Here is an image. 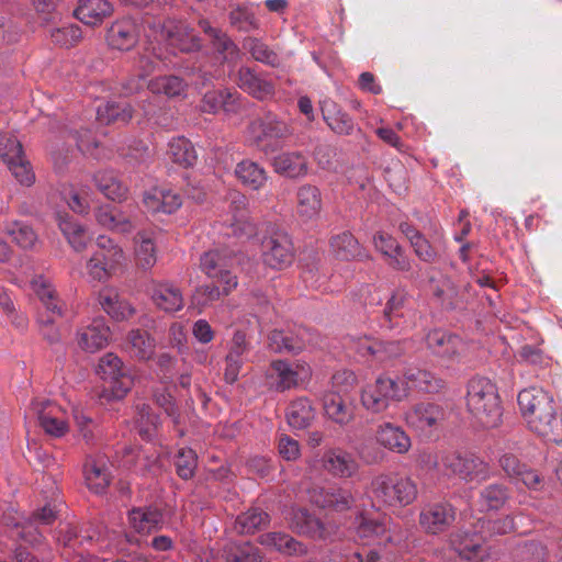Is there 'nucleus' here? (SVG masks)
<instances>
[{
	"label": "nucleus",
	"mask_w": 562,
	"mask_h": 562,
	"mask_svg": "<svg viewBox=\"0 0 562 562\" xmlns=\"http://www.w3.org/2000/svg\"><path fill=\"white\" fill-rule=\"evenodd\" d=\"M292 527L297 533L314 540H325L335 533L333 525L325 524L304 508H299L293 513Z\"/></svg>",
	"instance_id": "22"
},
{
	"label": "nucleus",
	"mask_w": 562,
	"mask_h": 562,
	"mask_svg": "<svg viewBox=\"0 0 562 562\" xmlns=\"http://www.w3.org/2000/svg\"><path fill=\"white\" fill-rule=\"evenodd\" d=\"M323 408L325 416L336 425L345 427L355 420V404L346 391H329L324 395Z\"/></svg>",
	"instance_id": "18"
},
{
	"label": "nucleus",
	"mask_w": 562,
	"mask_h": 562,
	"mask_svg": "<svg viewBox=\"0 0 562 562\" xmlns=\"http://www.w3.org/2000/svg\"><path fill=\"white\" fill-rule=\"evenodd\" d=\"M52 42L65 48L76 46L82 40L81 27L77 24H67L50 31Z\"/></svg>",
	"instance_id": "54"
},
{
	"label": "nucleus",
	"mask_w": 562,
	"mask_h": 562,
	"mask_svg": "<svg viewBox=\"0 0 562 562\" xmlns=\"http://www.w3.org/2000/svg\"><path fill=\"white\" fill-rule=\"evenodd\" d=\"M403 376L404 381L402 383H404L408 390L409 387H415L426 393H437L445 386V382L441 378L426 369L407 368Z\"/></svg>",
	"instance_id": "34"
},
{
	"label": "nucleus",
	"mask_w": 562,
	"mask_h": 562,
	"mask_svg": "<svg viewBox=\"0 0 562 562\" xmlns=\"http://www.w3.org/2000/svg\"><path fill=\"white\" fill-rule=\"evenodd\" d=\"M98 374L109 384L113 395L117 398L125 396L134 385V379L121 358L109 352L100 358Z\"/></svg>",
	"instance_id": "10"
},
{
	"label": "nucleus",
	"mask_w": 562,
	"mask_h": 562,
	"mask_svg": "<svg viewBox=\"0 0 562 562\" xmlns=\"http://www.w3.org/2000/svg\"><path fill=\"white\" fill-rule=\"evenodd\" d=\"M32 288L38 299L44 304L46 312L63 316L65 304L58 299L55 288L43 277H37L32 281Z\"/></svg>",
	"instance_id": "43"
},
{
	"label": "nucleus",
	"mask_w": 562,
	"mask_h": 562,
	"mask_svg": "<svg viewBox=\"0 0 562 562\" xmlns=\"http://www.w3.org/2000/svg\"><path fill=\"white\" fill-rule=\"evenodd\" d=\"M291 136L290 124L269 112L249 123L246 139L249 146L269 154L278 149Z\"/></svg>",
	"instance_id": "3"
},
{
	"label": "nucleus",
	"mask_w": 562,
	"mask_h": 562,
	"mask_svg": "<svg viewBox=\"0 0 562 562\" xmlns=\"http://www.w3.org/2000/svg\"><path fill=\"white\" fill-rule=\"evenodd\" d=\"M513 562H547V549L539 542L517 546L513 551Z\"/></svg>",
	"instance_id": "56"
},
{
	"label": "nucleus",
	"mask_w": 562,
	"mask_h": 562,
	"mask_svg": "<svg viewBox=\"0 0 562 562\" xmlns=\"http://www.w3.org/2000/svg\"><path fill=\"white\" fill-rule=\"evenodd\" d=\"M261 258L272 269H284L294 260L293 244L284 231L270 226L261 239Z\"/></svg>",
	"instance_id": "8"
},
{
	"label": "nucleus",
	"mask_w": 562,
	"mask_h": 562,
	"mask_svg": "<svg viewBox=\"0 0 562 562\" xmlns=\"http://www.w3.org/2000/svg\"><path fill=\"white\" fill-rule=\"evenodd\" d=\"M333 256L341 261H351L362 257V247L350 232L334 235L329 241Z\"/></svg>",
	"instance_id": "36"
},
{
	"label": "nucleus",
	"mask_w": 562,
	"mask_h": 562,
	"mask_svg": "<svg viewBox=\"0 0 562 562\" xmlns=\"http://www.w3.org/2000/svg\"><path fill=\"white\" fill-rule=\"evenodd\" d=\"M425 344L432 356L448 362H459L467 349L458 335L443 329L430 330L425 337Z\"/></svg>",
	"instance_id": "12"
},
{
	"label": "nucleus",
	"mask_w": 562,
	"mask_h": 562,
	"mask_svg": "<svg viewBox=\"0 0 562 562\" xmlns=\"http://www.w3.org/2000/svg\"><path fill=\"white\" fill-rule=\"evenodd\" d=\"M164 515L154 507H135L128 513V522L138 533H150L161 528Z\"/></svg>",
	"instance_id": "35"
},
{
	"label": "nucleus",
	"mask_w": 562,
	"mask_h": 562,
	"mask_svg": "<svg viewBox=\"0 0 562 562\" xmlns=\"http://www.w3.org/2000/svg\"><path fill=\"white\" fill-rule=\"evenodd\" d=\"M407 293L404 290H395L385 303L383 308V319L387 328H393L394 319L400 317L401 311L405 305Z\"/></svg>",
	"instance_id": "57"
},
{
	"label": "nucleus",
	"mask_w": 562,
	"mask_h": 562,
	"mask_svg": "<svg viewBox=\"0 0 562 562\" xmlns=\"http://www.w3.org/2000/svg\"><path fill=\"white\" fill-rule=\"evenodd\" d=\"M269 515L260 508H250L236 519V528L241 533H254L268 526Z\"/></svg>",
	"instance_id": "51"
},
{
	"label": "nucleus",
	"mask_w": 562,
	"mask_h": 562,
	"mask_svg": "<svg viewBox=\"0 0 562 562\" xmlns=\"http://www.w3.org/2000/svg\"><path fill=\"white\" fill-rule=\"evenodd\" d=\"M5 233L12 237V240L21 248L31 249L37 241V235L34 229L21 222H12L5 226Z\"/></svg>",
	"instance_id": "53"
},
{
	"label": "nucleus",
	"mask_w": 562,
	"mask_h": 562,
	"mask_svg": "<svg viewBox=\"0 0 562 562\" xmlns=\"http://www.w3.org/2000/svg\"><path fill=\"white\" fill-rule=\"evenodd\" d=\"M446 412L443 407L434 402H419L414 404L404 416L406 424L420 431L437 429L443 422Z\"/></svg>",
	"instance_id": "16"
},
{
	"label": "nucleus",
	"mask_w": 562,
	"mask_h": 562,
	"mask_svg": "<svg viewBox=\"0 0 562 562\" xmlns=\"http://www.w3.org/2000/svg\"><path fill=\"white\" fill-rule=\"evenodd\" d=\"M310 499L321 508L337 513L349 510L355 504L351 491L338 486L314 487L310 491Z\"/></svg>",
	"instance_id": "17"
},
{
	"label": "nucleus",
	"mask_w": 562,
	"mask_h": 562,
	"mask_svg": "<svg viewBox=\"0 0 562 562\" xmlns=\"http://www.w3.org/2000/svg\"><path fill=\"white\" fill-rule=\"evenodd\" d=\"M220 251H209L201 257V268L210 278H217L220 272L229 267Z\"/></svg>",
	"instance_id": "63"
},
{
	"label": "nucleus",
	"mask_w": 562,
	"mask_h": 562,
	"mask_svg": "<svg viewBox=\"0 0 562 562\" xmlns=\"http://www.w3.org/2000/svg\"><path fill=\"white\" fill-rule=\"evenodd\" d=\"M170 159L184 168L191 167L196 161V153L192 143L184 137L172 138L168 145Z\"/></svg>",
	"instance_id": "46"
},
{
	"label": "nucleus",
	"mask_w": 562,
	"mask_h": 562,
	"mask_svg": "<svg viewBox=\"0 0 562 562\" xmlns=\"http://www.w3.org/2000/svg\"><path fill=\"white\" fill-rule=\"evenodd\" d=\"M432 294L446 308H454L458 304L457 288L448 278H442L434 285Z\"/></svg>",
	"instance_id": "59"
},
{
	"label": "nucleus",
	"mask_w": 562,
	"mask_h": 562,
	"mask_svg": "<svg viewBox=\"0 0 562 562\" xmlns=\"http://www.w3.org/2000/svg\"><path fill=\"white\" fill-rule=\"evenodd\" d=\"M235 175L243 186L251 190H260L268 180L266 169L258 162L244 159L237 164Z\"/></svg>",
	"instance_id": "37"
},
{
	"label": "nucleus",
	"mask_w": 562,
	"mask_h": 562,
	"mask_svg": "<svg viewBox=\"0 0 562 562\" xmlns=\"http://www.w3.org/2000/svg\"><path fill=\"white\" fill-rule=\"evenodd\" d=\"M439 470L446 476L459 479L464 483H482L491 477L490 464L473 454L446 453L441 457Z\"/></svg>",
	"instance_id": "6"
},
{
	"label": "nucleus",
	"mask_w": 562,
	"mask_h": 562,
	"mask_svg": "<svg viewBox=\"0 0 562 562\" xmlns=\"http://www.w3.org/2000/svg\"><path fill=\"white\" fill-rule=\"evenodd\" d=\"M518 405L529 429L547 440L562 442V416L553 397L544 390L529 387L519 392Z\"/></svg>",
	"instance_id": "1"
},
{
	"label": "nucleus",
	"mask_w": 562,
	"mask_h": 562,
	"mask_svg": "<svg viewBox=\"0 0 562 562\" xmlns=\"http://www.w3.org/2000/svg\"><path fill=\"white\" fill-rule=\"evenodd\" d=\"M58 226L70 246L76 251H81L86 248L88 243V237L85 228L72 221V218L68 214H58L57 215Z\"/></svg>",
	"instance_id": "45"
},
{
	"label": "nucleus",
	"mask_w": 562,
	"mask_h": 562,
	"mask_svg": "<svg viewBox=\"0 0 562 562\" xmlns=\"http://www.w3.org/2000/svg\"><path fill=\"white\" fill-rule=\"evenodd\" d=\"M147 293L153 305L164 313L175 314L184 306L183 293L172 281L151 280Z\"/></svg>",
	"instance_id": "14"
},
{
	"label": "nucleus",
	"mask_w": 562,
	"mask_h": 562,
	"mask_svg": "<svg viewBox=\"0 0 562 562\" xmlns=\"http://www.w3.org/2000/svg\"><path fill=\"white\" fill-rule=\"evenodd\" d=\"M375 440L379 446L396 454H406L412 448V440L406 431L390 422H384L376 427Z\"/></svg>",
	"instance_id": "23"
},
{
	"label": "nucleus",
	"mask_w": 562,
	"mask_h": 562,
	"mask_svg": "<svg viewBox=\"0 0 562 562\" xmlns=\"http://www.w3.org/2000/svg\"><path fill=\"white\" fill-rule=\"evenodd\" d=\"M229 22L237 30L249 32L259 27L255 14L246 8H237L229 12Z\"/></svg>",
	"instance_id": "62"
},
{
	"label": "nucleus",
	"mask_w": 562,
	"mask_h": 562,
	"mask_svg": "<svg viewBox=\"0 0 562 562\" xmlns=\"http://www.w3.org/2000/svg\"><path fill=\"white\" fill-rule=\"evenodd\" d=\"M510 498L509 488L502 483H493L483 487L477 504L483 512L499 510Z\"/></svg>",
	"instance_id": "40"
},
{
	"label": "nucleus",
	"mask_w": 562,
	"mask_h": 562,
	"mask_svg": "<svg viewBox=\"0 0 562 562\" xmlns=\"http://www.w3.org/2000/svg\"><path fill=\"white\" fill-rule=\"evenodd\" d=\"M212 45L224 61L236 63L239 59L238 47L225 33L215 35Z\"/></svg>",
	"instance_id": "60"
},
{
	"label": "nucleus",
	"mask_w": 562,
	"mask_h": 562,
	"mask_svg": "<svg viewBox=\"0 0 562 562\" xmlns=\"http://www.w3.org/2000/svg\"><path fill=\"white\" fill-rule=\"evenodd\" d=\"M114 12L108 0H78L74 16L88 26H100Z\"/></svg>",
	"instance_id": "26"
},
{
	"label": "nucleus",
	"mask_w": 562,
	"mask_h": 562,
	"mask_svg": "<svg viewBox=\"0 0 562 562\" xmlns=\"http://www.w3.org/2000/svg\"><path fill=\"white\" fill-rule=\"evenodd\" d=\"M110 334L109 326L103 321L95 319L78 331V345L86 351L95 352L108 345Z\"/></svg>",
	"instance_id": "32"
},
{
	"label": "nucleus",
	"mask_w": 562,
	"mask_h": 562,
	"mask_svg": "<svg viewBox=\"0 0 562 562\" xmlns=\"http://www.w3.org/2000/svg\"><path fill=\"white\" fill-rule=\"evenodd\" d=\"M467 408L482 427H496L502 417L501 400L496 385L484 376L472 378L468 382Z\"/></svg>",
	"instance_id": "2"
},
{
	"label": "nucleus",
	"mask_w": 562,
	"mask_h": 562,
	"mask_svg": "<svg viewBox=\"0 0 562 562\" xmlns=\"http://www.w3.org/2000/svg\"><path fill=\"white\" fill-rule=\"evenodd\" d=\"M196 453L190 448H182L178 451L175 465L178 475L183 480H189L194 475L196 469Z\"/></svg>",
	"instance_id": "58"
},
{
	"label": "nucleus",
	"mask_w": 562,
	"mask_h": 562,
	"mask_svg": "<svg viewBox=\"0 0 562 562\" xmlns=\"http://www.w3.org/2000/svg\"><path fill=\"white\" fill-rule=\"evenodd\" d=\"M223 292L216 285L206 284L195 289L192 294L191 303L201 312L204 307L221 299Z\"/></svg>",
	"instance_id": "61"
},
{
	"label": "nucleus",
	"mask_w": 562,
	"mask_h": 562,
	"mask_svg": "<svg viewBox=\"0 0 562 562\" xmlns=\"http://www.w3.org/2000/svg\"><path fill=\"white\" fill-rule=\"evenodd\" d=\"M322 467L325 472L337 479H350L359 471L355 457L341 449L330 448L323 453Z\"/></svg>",
	"instance_id": "20"
},
{
	"label": "nucleus",
	"mask_w": 562,
	"mask_h": 562,
	"mask_svg": "<svg viewBox=\"0 0 562 562\" xmlns=\"http://www.w3.org/2000/svg\"><path fill=\"white\" fill-rule=\"evenodd\" d=\"M85 481L90 491L101 494L109 487L111 475L103 463L92 460L85 465Z\"/></svg>",
	"instance_id": "44"
},
{
	"label": "nucleus",
	"mask_w": 562,
	"mask_h": 562,
	"mask_svg": "<svg viewBox=\"0 0 562 562\" xmlns=\"http://www.w3.org/2000/svg\"><path fill=\"white\" fill-rule=\"evenodd\" d=\"M259 542L267 548L289 555H304L307 553V549L303 543L283 532L263 533L259 537Z\"/></svg>",
	"instance_id": "38"
},
{
	"label": "nucleus",
	"mask_w": 562,
	"mask_h": 562,
	"mask_svg": "<svg viewBox=\"0 0 562 562\" xmlns=\"http://www.w3.org/2000/svg\"><path fill=\"white\" fill-rule=\"evenodd\" d=\"M456 519V510L448 503H436L425 506L419 514L423 529L432 535L445 531Z\"/></svg>",
	"instance_id": "21"
},
{
	"label": "nucleus",
	"mask_w": 562,
	"mask_h": 562,
	"mask_svg": "<svg viewBox=\"0 0 562 562\" xmlns=\"http://www.w3.org/2000/svg\"><path fill=\"white\" fill-rule=\"evenodd\" d=\"M323 211V195L317 186L301 184L295 192V212L303 223L316 221Z\"/></svg>",
	"instance_id": "19"
},
{
	"label": "nucleus",
	"mask_w": 562,
	"mask_h": 562,
	"mask_svg": "<svg viewBox=\"0 0 562 562\" xmlns=\"http://www.w3.org/2000/svg\"><path fill=\"white\" fill-rule=\"evenodd\" d=\"M398 229L408 239L416 257L427 263H432L439 258L438 248L431 244L414 225L402 222Z\"/></svg>",
	"instance_id": "28"
},
{
	"label": "nucleus",
	"mask_w": 562,
	"mask_h": 562,
	"mask_svg": "<svg viewBox=\"0 0 562 562\" xmlns=\"http://www.w3.org/2000/svg\"><path fill=\"white\" fill-rule=\"evenodd\" d=\"M93 181L98 190L109 200L115 202L126 200L128 189L113 172L99 171L94 175Z\"/></svg>",
	"instance_id": "41"
},
{
	"label": "nucleus",
	"mask_w": 562,
	"mask_h": 562,
	"mask_svg": "<svg viewBox=\"0 0 562 562\" xmlns=\"http://www.w3.org/2000/svg\"><path fill=\"white\" fill-rule=\"evenodd\" d=\"M0 158L20 183L31 186L34 182L35 175L30 161L24 156L22 144L14 135L0 134Z\"/></svg>",
	"instance_id": "9"
},
{
	"label": "nucleus",
	"mask_w": 562,
	"mask_h": 562,
	"mask_svg": "<svg viewBox=\"0 0 562 562\" xmlns=\"http://www.w3.org/2000/svg\"><path fill=\"white\" fill-rule=\"evenodd\" d=\"M90 193L88 186H70L64 192V200L75 213L87 214L91 203Z\"/></svg>",
	"instance_id": "52"
},
{
	"label": "nucleus",
	"mask_w": 562,
	"mask_h": 562,
	"mask_svg": "<svg viewBox=\"0 0 562 562\" xmlns=\"http://www.w3.org/2000/svg\"><path fill=\"white\" fill-rule=\"evenodd\" d=\"M450 547L463 560L479 562L488 553L483 546L482 537L467 531H457L450 536Z\"/></svg>",
	"instance_id": "25"
},
{
	"label": "nucleus",
	"mask_w": 562,
	"mask_h": 562,
	"mask_svg": "<svg viewBox=\"0 0 562 562\" xmlns=\"http://www.w3.org/2000/svg\"><path fill=\"white\" fill-rule=\"evenodd\" d=\"M123 261V249L112 239L100 236L97 239V249L86 263V270L92 280L105 282L112 278Z\"/></svg>",
	"instance_id": "7"
},
{
	"label": "nucleus",
	"mask_w": 562,
	"mask_h": 562,
	"mask_svg": "<svg viewBox=\"0 0 562 562\" xmlns=\"http://www.w3.org/2000/svg\"><path fill=\"white\" fill-rule=\"evenodd\" d=\"M250 345L246 333L236 330L229 341L228 352L225 358L229 359V361L235 360L244 362V356L248 353Z\"/></svg>",
	"instance_id": "64"
},
{
	"label": "nucleus",
	"mask_w": 562,
	"mask_h": 562,
	"mask_svg": "<svg viewBox=\"0 0 562 562\" xmlns=\"http://www.w3.org/2000/svg\"><path fill=\"white\" fill-rule=\"evenodd\" d=\"M407 396L408 389L402 381L381 374L362 389L360 401L367 411L376 414L386 411L391 402H402Z\"/></svg>",
	"instance_id": "5"
},
{
	"label": "nucleus",
	"mask_w": 562,
	"mask_h": 562,
	"mask_svg": "<svg viewBox=\"0 0 562 562\" xmlns=\"http://www.w3.org/2000/svg\"><path fill=\"white\" fill-rule=\"evenodd\" d=\"M125 349L137 361H148L156 352L155 338L145 330L132 329L126 337Z\"/></svg>",
	"instance_id": "31"
},
{
	"label": "nucleus",
	"mask_w": 562,
	"mask_h": 562,
	"mask_svg": "<svg viewBox=\"0 0 562 562\" xmlns=\"http://www.w3.org/2000/svg\"><path fill=\"white\" fill-rule=\"evenodd\" d=\"M135 261L138 268L144 271L150 270L156 261V246L153 233L139 232L135 236Z\"/></svg>",
	"instance_id": "42"
},
{
	"label": "nucleus",
	"mask_w": 562,
	"mask_h": 562,
	"mask_svg": "<svg viewBox=\"0 0 562 562\" xmlns=\"http://www.w3.org/2000/svg\"><path fill=\"white\" fill-rule=\"evenodd\" d=\"M133 108L127 102L110 101L98 109V119L105 123H128L133 117Z\"/></svg>",
	"instance_id": "48"
},
{
	"label": "nucleus",
	"mask_w": 562,
	"mask_h": 562,
	"mask_svg": "<svg viewBox=\"0 0 562 562\" xmlns=\"http://www.w3.org/2000/svg\"><path fill=\"white\" fill-rule=\"evenodd\" d=\"M237 86L258 100H269L276 94L274 85L254 69L243 66L237 71Z\"/></svg>",
	"instance_id": "24"
},
{
	"label": "nucleus",
	"mask_w": 562,
	"mask_h": 562,
	"mask_svg": "<svg viewBox=\"0 0 562 562\" xmlns=\"http://www.w3.org/2000/svg\"><path fill=\"white\" fill-rule=\"evenodd\" d=\"M243 46L259 63L271 67H279L281 64L278 53L257 37L245 38Z\"/></svg>",
	"instance_id": "50"
},
{
	"label": "nucleus",
	"mask_w": 562,
	"mask_h": 562,
	"mask_svg": "<svg viewBox=\"0 0 562 562\" xmlns=\"http://www.w3.org/2000/svg\"><path fill=\"white\" fill-rule=\"evenodd\" d=\"M98 302L102 310L116 322L127 321L136 313L135 307L128 301L122 299L117 290L111 286L100 290Z\"/></svg>",
	"instance_id": "27"
},
{
	"label": "nucleus",
	"mask_w": 562,
	"mask_h": 562,
	"mask_svg": "<svg viewBox=\"0 0 562 562\" xmlns=\"http://www.w3.org/2000/svg\"><path fill=\"white\" fill-rule=\"evenodd\" d=\"M32 411L37 416L38 424L45 434L60 438L69 430L66 412L56 403L48 400L32 402Z\"/></svg>",
	"instance_id": "13"
},
{
	"label": "nucleus",
	"mask_w": 562,
	"mask_h": 562,
	"mask_svg": "<svg viewBox=\"0 0 562 562\" xmlns=\"http://www.w3.org/2000/svg\"><path fill=\"white\" fill-rule=\"evenodd\" d=\"M142 32L140 22L130 15L114 20L105 32V42L110 49L131 52L139 42Z\"/></svg>",
	"instance_id": "11"
},
{
	"label": "nucleus",
	"mask_w": 562,
	"mask_h": 562,
	"mask_svg": "<svg viewBox=\"0 0 562 562\" xmlns=\"http://www.w3.org/2000/svg\"><path fill=\"white\" fill-rule=\"evenodd\" d=\"M371 491L375 499L394 507L412 504L418 494L415 481L398 472L376 475L371 482Z\"/></svg>",
	"instance_id": "4"
},
{
	"label": "nucleus",
	"mask_w": 562,
	"mask_h": 562,
	"mask_svg": "<svg viewBox=\"0 0 562 562\" xmlns=\"http://www.w3.org/2000/svg\"><path fill=\"white\" fill-rule=\"evenodd\" d=\"M147 88L155 94H165L169 98L179 97L187 90L184 80L177 76H159L149 80Z\"/></svg>",
	"instance_id": "47"
},
{
	"label": "nucleus",
	"mask_w": 562,
	"mask_h": 562,
	"mask_svg": "<svg viewBox=\"0 0 562 562\" xmlns=\"http://www.w3.org/2000/svg\"><path fill=\"white\" fill-rule=\"evenodd\" d=\"M159 40L186 53L199 50L201 47L193 29L184 21L176 19H167L159 24Z\"/></svg>",
	"instance_id": "15"
},
{
	"label": "nucleus",
	"mask_w": 562,
	"mask_h": 562,
	"mask_svg": "<svg viewBox=\"0 0 562 562\" xmlns=\"http://www.w3.org/2000/svg\"><path fill=\"white\" fill-rule=\"evenodd\" d=\"M136 411V427L138 432L144 439H149L158 427L159 418L146 403L138 404Z\"/></svg>",
	"instance_id": "55"
},
{
	"label": "nucleus",
	"mask_w": 562,
	"mask_h": 562,
	"mask_svg": "<svg viewBox=\"0 0 562 562\" xmlns=\"http://www.w3.org/2000/svg\"><path fill=\"white\" fill-rule=\"evenodd\" d=\"M273 170L286 178H303L308 172L307 158L300 151H284L272 160Z\"/></svg>",
	"instance_id": "29"
},
{
	"label": "nucleus",
	"mask_w": 562,
	"mask_h": 562,
	"mask_svg": "<svg viewBox=\"0 0 562 562\" xmlns=\"http://www.w3.org/2000/svg\"><path fill=\"white\" fill-rule=\"evenodd\" d=\"M316 416L315 408L307 397H299L290 403L286 409V420L294 429L311 426Z\"/></svg>",
	"instance_id": "39"
},
{
	"label": "nucleus",
	"mask_w": 562,
	"mask_h": 562,
	"mask_svg": "<svg viewBox=\"0 0 562 562\" xmlns=\"http://www.w3.org/2000/svg\"><path fill=\"white\" fill-rule=\"evenodd\" d=\"M266 379L278 392L291 390L299 384V372L284 360H273L267 369Z\"/></svg>",
	"instance_id": "30"
},
{
	"label": "nucleus",
	"mask_w": 562,
	"mask_h": 562,
	"mask_svg": "<svg viewBox=\"0 0 562 562\" xmlns=\"http://www.w3.org/2000/svg\"><path fill=\"white\" fill-rule=\"evenodd\" d=\"M268 346L277 353L299 352L304 348V341L291 333L274 329L268 335Z\"/></svg>",
	"instance_id": "49"
},
{
	"label": "nucleus",
	"mask_w": 562,
	"mask_h": 562,
	"mask_svg": "<svg viewBox=\"0 0 562 562\" xmlns=\"http://www.w3.org/2000/svg\"><path fill=\"white\" fill-rule=\"evenodd\" d=\"M322 114L328 126L337 134L349 135L355 128L353 120L331 99L321 102Z\"/></svg>",
	"instance_id": "33"
}]
</instances>
